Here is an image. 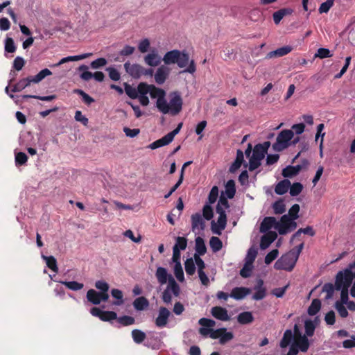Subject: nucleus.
<instances>
[{
  "instance_id": "obj_28",
  "label": "nucleus",
  "mask_w": 355,
  "mask_h": 355,
  "mask_svg": "<svg viewBox=\"0 0 355 355\" xmlns=\"http://www.w3.org/2000/svg\"><path fill=\"white\" fill-rule=\"evenodd\" d=\"M237 321L241 324H247L254 321V317L251 312L244 311L238 315Z\"/></svg>"
},
{
  "instance_id": "obj_6",
  "label": "nucleus",
  "mask_w": 355,
  "mask_h": 355,
  "mask_svg": "<svg viewBox=\"0 0 355 355\" xmlns=\"http://www.w3.org/2000/svg\"><path fill=\"white\" fill-rule=\"evenodd\" d=\"M354 279L353 272L351 270L346 269L345 272H339L336 275L335 282L336 289L339 291L343 288L347 289L352 285Z\"/></svg>"
},
{
  "instance_id": "obj_23",
  "label": "nucleus",
  "mask_w": 355,
  "mask_h": 355,
  "mask_svg": "<svg viewBox=\"0 0 355 355\" xmlns=\"http://www.w3.org/2000/svg\"><path fill=\"white\" fill-rule=\"evenodd\" d=\"M144 61L150 67H157L160 64L162 59L157 53L153 52L145 56Z\"/></svg>"
},
{
  "instance_id": "obj_19",
  "label": "nucleus",
  "mask_w": 355,
  "mask_h": 355,
  "mask_svg": "<svg viewBox=\"0 0 355 355\" xmlns=\"http://www.w3.org/2000/svg\"><path fill=\"white\" fill-rule=\"evenodd\" d=\"M205 227V221L200 213H196L191 216V227L194 232L196 229L203 230Z\"/></svg>"
},
{
  "instance_id": "obj_53",
  "label": "nucleus",
  "mask_w": 355,
  "mask_h": 355,
  "mask_svg": "<svg viewBox=\"0 0 355 355\" xmlns=\"http://www.w3.org/2000/svg\"><path fill=\"white\" fill-rule=\"evenodd\" d=\"M234 338V334L232 332L227 331V329L224 327V332L222 333V336L219 340V343L220 345H224L227 342L232 340Z\"/></svg>"
},
{
  "instance_id": "obj_27",
  "label": "nucleus",
  "mask_w": 355,
  "mask_h": 355,
  "mask_svg": "<svg viewBox=\"0 0 355 355\" xmlns=\"http://www.w3.org/2000/svg\"><path fill=\"white\" fill-rule=\"evenodd\" d=\"M33 83L31 76L22 78L18 83L13 85L11 91L12 92H18L23 90L26 87L29 86L31 83Z\"/></svg>"
},
{
  "instance_id": "obj_5",
  "label": "nucleus",
  "mask_w": 355,
  "mask_h": 355,
  "mask_svg": "<svg viewBox=\"0 0 355 355\" xmlns=\"http://www.w3.org/2000/svg\"><path fill=\"white\" fill-rule=\"evenodd\" d=\"M165 104L166 111L165 110L160 112L164 114H171L173 116H175L181 112L183 102L180 95L175 92L171 96L169 103H168L167 101L165 99Z\"/></svg>"
},
{
  "instance_id": "obj_4",
  "label": "nucleus",
  "mask_w": 355,
  "mask_h": 355,
  "mask_svg": "<svg viewBox=\"0 0 355 355\" xmlns=\"http://www.w3.org/2000/svg\"><path fill=\"white\" fill-rule=\"evenodd\" d=\"M297 257L291 252L282 255L275 263V268L277 270H285L291 271L297 261Z\"/></svg>"
},
{
  "instance_id": "obj_17",
  "label": "nucleus",
  "mask_w": 355,
  "mask_h": 355,
  "mask_svg": "<svg viewBox=\"0 0 355 355\" xmlns=\"http://www.w3.org/2000/svg\"><path fill=\"white\" fill-rule=\"evenodd\" d=\"M155 277L157 279V282L161 284L164 285L167 282L168 284L170 282L171 277H173L171 274H168L166 269L163 267H158L157 268L156 272H155Z\"/></svg>"
},
{
  "instance_id": "obj_42",
  "label": "nucleus",
  "mask_w": 355,
  "mask_h": 355,
  "mask_svg": "<svg viewBox=\"0 0 355 355\" xmlns=\"http://www.w3.org/2000/svg\"><path fill=\"white\" fill-rule=\"evenodd\" d=\"M124 90L125 94L132 99H136L138 97L137 89L133 87L130 85L125 83Z\"/></svg>"
},
{
  "instance_id": "obj_57",
  "label": "nucleus",
  "mask_w": 355,
  "mask_h": 355,
  "mask_svg": "<svg viewBox=\"0 0 355 355\" xmlns=\"http://www.w3.org/2000/svg\"><path fill=\"white\" fill-rule=\"evenodd\" d=\"M202 216L207 220H209L213 218L214 211L210 205L206 204L204 205L202 208Z\"/></svg>"
},
{
  "instance_id": "obj_21",
  "label": "nucleus",
  "mask_w": 355,
  "mask_h": 355,
  "mask_svg": "<svg viewBox=\"0 0 355 355\" xmlns=\"http://www.w3.org/2000/svg\"><path fill=\"white\" fill-rule=\"evenodd\" d=\"M92 55V53H83V54H81V55H73V56H68V57H65V58H62L57 64H55L54 66L55 67H59L60 66L61 64H64V63H67L68 62H71V61H78V60H83V59H85V58H87L90 56Z\"/></svg>"
},
{
  "instance_id": "obj_14",
  "label": "nucleus",
  "mask_w": 355,
  "mask_h": 355,
  "mask_svg": "<svg viewBox=\"0 0 355 355\" xmlns=\"http://www.w3.org/2000/svg\"><path fill=\"white\" fill-rule=\"evenodd\" d=\"M211 313L217 320L221 321H228L230 320L227 310L225 308L218 306H214L211 309Z\"/></svg>"
},
{
  "instance_id": "obj_33",
  "label": "nucleus",
  "mask_w": 355,
  "mask_h": 355,
  "mask_svg": "<svg viewBox=\"0 0 355 355\" xmlns=\"http://www.w3.org/2000/svg\"><path fill=\"white\" fill-rule=\"evenodd\" d=\"M87 299L93 304L98 305L101 303V298L99 297V292L94 289H89L87 293Z\"/></svg>"
},
{
  "instance_id": "obj_25",
  "label": "nucleus",
  "mask_w": 355,
  "mask_h": 355,
  "mask_svg": "<svg viewBox=\"0 0 355 355\" xmlns=\"http://www.w3.org/2000/svg\"><path fill=\"white\" fill-rule=\"evenodd\" d=\"M292 51V47L290 46H285L279 48L273 51H270L268 53L267 58H271L273 57H282L287 55Z\"/></svg>"
},
{
  "instance_id": "obj_46",
  "label": "nucleus",
  "mask_w": 355,
  "mask_h": 355,
  "mask_svg": "<svg viewBox=\"0 0 355 355\" xmlns=\"http://www.w3.org/2000/svg\"><path fill=\"white\" fill-rule=\"evenodd\" d=\"M173 270H174V275H175V277L177 278V279L180 282H184V272H183V269H182L181 263H175L174 266Z\"/></svg>"
},
{
  "instance_id": "obj_1",
  "label": "nucleus",
  "mask_w": 355,
  "mask_h": 355,
  "mask_svg": "<svg viewBox=\"0 0 355 355\" xmlns=\"http://www.w3.org/2000/svg\"><path fill=\"white\" fill-rule=\"evenodd\" d=\"M163 62L166 65L172 64H177L180 68H184L187 67L181 73H193L196 70V67L194 60L189 61V55L185 51H180L175 49L166 53L162 58Z\"/></svg>"
},
{
  "instance_id": "obj_34",
  "label": "nucleus",
  "mask_w": 355,
  "mask_h": 355,
  "mask_svg": "<svg viewBox=\"0 0 355 355\" xmlns=\"http://www.w3.org/2000/svg\"><path fill=\"white\" fill-rule=\"evenodd\" d=\"M315 328L316 324L313 320L308 319L304 321V335L306 336L307 337H311L314 334Z\"/></svg>"
},
{
  "instance_id": "obj_29",
  "label": "nucleus",
  "mask_w": 355,
  "mask_h": 355,
  "mask_svg": "<svg viewBox=\"0 0 355 355\" xmlns=\"http://www.w3.org/2000/svg\"><path fill=\"white\" fill-rule=\"evenodd\" d=\"M133 306L137 311H142L149 306V302L145 297H139L133 302Z\"/></svg>"
},
{
  "instance_id": "obj_9",
  "label": "nucleus",
  "mask_w": 355,
  "mask_h": 355,
  "mask_svg": "<svg viewBox=\"0 0 355 355\" xmlns=\"http://www.w3.org/2000/svg\"><path fill=\"white\" fill-rule=\"evenodd\" d=\"M242 165L244 166V168H249L248 163H247L244 159L243 152L241 150L238 149L236 150V159L230 166L229 171L231 173H234Z\"/></svg>"
},
{
  "instance_id": "obj_31",
  "label": "nucleus",
  "mask_w": 355,
  "mask_h": 355,
  "mask_svg": "<svg viewBox=\"0 0 355 355\" xmlns=\"http://www.w3.org/2000/svg\"><path fill=\"white\" fill-rule=\"evenodd\" d=\"M321 309V301L319 299H313L308 308L307 313L309 315H316Z\"/></svg>"
},
{
  "instance_id": "obj_10",
  "label": "nucleus",
  "mask_w": 355,
  "mask_h": 355,
  "mask_svg": "<svg viewBox=\"0 0 355 355\" xmlns=\"http://www.w3.org/2000/svg\"><path fill=\"white\" fill-rule=\"evenodd\" d=\"M125 71L134 78H139L143 75L144 67L138 64H131L129 62L124 64Z\"/></svg>"
},
{
  "instance_id": "obj_61",
  "label": "nucleus",
  "mask_w": 355,
  "mask_h": 355,
  "mask_svg": "<svg viewBox=\"0 0 355 355\" xmlns=\"http://www.w3.org/2000/svg\"><path fill=\"white\" fill-rule=\"evenodd\" d=\"M252 270V265L245 263L243 267L240 270V275L244 278L249 277L251 275Z\"/></svg>"
},
{
  "instance_id": "obj_22",
  "label": "nucleus",
  "mask_w": 355,
  "mask_h": 355,
  "mask_svg": "<svg viewBox=\"0 0 355 355\" xmlns=\"http://www.w3.org/2000/svg\"><path fill=\"white\" fill-rule=\"evenodd\" d=\"M263 281L259 279L257 284L254 287L256 292L254 293L252 298L255 300H261L266 296V288L263 287Z\"/></svg>"
},
{
  "instance_id": "obj_59",
  "label": "nucleus",
  "mask_w": 355,
  "mask_h": 355,
  "mask_svg": "<svg viewBox=\"0 0 355 355\" xmlns=\"http://www.w3.org/2000/svg\"><path fill=\"white\" fill-rule=\"evenodd\" d=\"M28 157L24 153L19 152L15 155L16 166H22L26 163Z\"/></svg>"
},
{
  "instance_id": "obj_45",
  "label": "nucleus",
  "mask_w": 355,
  "mask_h": 355,
  "mask_svg": "<svg viewBox=\"0 0 355 355\" xmlns=\"http://www.w3.org/2000/svg\"><path fill=\"white\" fill-rule=\"evenodd\" d=\"M187 246V239L185 237L178 236L175 239V243L173 248H177L179 250H184Z\"/></svg>"
},
{
  "instance_id": "obj_44",
  "label": "nucleus",
  "mask_w": 355,
  "mask_h": 355,
  "mask_svg": "<svg viewBox=\"0 0 355 355\" xmlns=\"http://www.w3.org/2000/svg\"><path fill=\"white\" fill-rule=\"evenodd\" d=\"M184 268L187 275H193L195 273V262L192 258H189L185 261Z\"/></svg>"
},
{
  "instance_id": "obj_41",
  "label": "nucleus",
  "mask_w": 355,
  "mask_h": 355,
  "mask_svg": "<svg viewBox=\"0 0 355 355\" xmlns=\"http://www.w3.org/2000/svg\"><path fill=\"white\" fill-rule=\"evenodd\" d=\"M209 245L214 252L219 251L223 248V243L221 240L216 236H212L210 239Z\"/></svg>"
},
{
  "instance_id": "obj_40",
  "label": "nucleus",
  "mask_w": 355,
  "mask_h": 355,
  "mask_svg": "<svg viewBox=\"0 0 355 355\" xmlns=\"http://www.w3.org/2000/svg\"><path fill=\"white\" fill-rule=\"evenodd\" d=\"M225 192L228 198L232 199L234 198L236 193L235 182L234 180H230L227 181L225 185Z\"/></svg>"
},
{
  "instance_id": "obj_15",
  "label": "nucleus",
  "mask_w": 355,
  "mask_h": 355,
  "mask_svg": "<svg viewBox=\"0 0 355 355\" xmlns=\"http://www.w3.org/2000/svg\"><path fill=\"white\" fill-rule=\"evenodd\" d=\"M227 225V216H219L217 223L211 222V231L213 233L220 235L222 230H225Z\"/></svg>"
},
{
  "instance_id": "obj_38",
  "label": "nucleus",
  "mask_w": 355,
  "mask_h": 355,
  "mask_svg": "<svg viewBox=\"0 0 355 355\" xmlns=\"http://www.w3.org/2000/svg\"><path fill=\"white\" fill-rule=\"evenodd\" d=\"M132 337L135 343L140 344L146 339V335L141 330L134 329L132 331Z\"/></svg>"
},
{
  "instance_id": "obj_36",
  "label": "nucleus",
  "mask_w": 355,
  "mask_h": 355,
  "mask_svg": "<svg viewBox=\"0 0 355 355\" xmlns=\"http://www.w3.org/2000/svg\"><path fill=\"white\" fill-rule=\"evenodd\" d=\"M42 258L46 261V266L55 272H58V267L57 266V261L53 256H42Z\"/></svg>"
},
{
  "instance_id": "obj_49",
  "label": "nucleus",
  "mask_w": 355,
  "mask_h": 355,
  "mask_svg": "<svg viewBox=\"0 0 355 355\" xmlns=\"http://www.w3.org/2000/svg\"><path fill=\"white\" fill-rule=\"evenodd\" d=\"M87 69L88 67L85 64L80 66L78 68L79 71H83V73L80 76V78L86 81L89 80L93 77V73L87 71Z\"/></svg>"
},
{
  "instance_id": "obj_32",
  "label": "nucleus",
  "mask_w": 355,
  "mask_h": 355,
  "mask_svg": "<svg viewBox=\"0 0 355 355\" xmlns=\"http://www.w3.org/2000/svg\"><path fill=\"white\" fill-rule=\"evenodd\" d=\"M196 253L199 254V256L204 255L207 252V248L205 243V241L202 238L198 236L196 240Z\"/></svg>"
},
{
  "instance_id": "obj_2",
  "label": "nucleus",
  "mask_w": 355,
  "mask_h": 355,
  "mask_svg": "<svg viewBox=\"0 0 355 355\" xmlns=\"http://www.w3.org/2000/svg\"><path fill=\"white\" fill-rule=\"evenodd\" d=\"M270 146V141H264L262 144H257L254 146L253 152L252 155L250 157L248 162L250 171H253L261 166V161L264 159Z\"/></svg>"
},
{
  "instance_id": "obj_20",
  "label": "nucleus",
  "mask_w": 355,
  "mask_h": 355,
  "mask_svg": "<svg viewBox=\"0 0 355 355\" xmlns=\"http://www.w3.org/2000/svg\"><path fill=\"white\" fill-rule=\"evenodd\" d=\"M297 349L302 352H307L310 343L306 336H300V338H295L293 343Z\"/></svg>"
},
{
  "instance_id": "obj_56",
  "label": "nucleus",
  "mask_w": 355,
  "mask_h": 355,
  "mask_svg": "<svg viewBox=\"0 0 355 355\" xmlns=\"http://www.w3.org/2000/svg\"><path fill=\"white\" fill-rule=\"evenodd\" d=\"M300 207L298 204L293 205L288 210V214H287L291 219L296 220L299 218V211Z\"/></svg>"
},
{
  "instance_id": "obj_50",
  "label": "nucleus",
  "mask_w": 355,
  "mask_h": 355,
  "mask_svg": "<svg viewBox=\"0 0 355 355\" xmlns=\"http://www.w3.org/2000/svg\"><path fill=\"white\" fill-rule=\"evenodd\" d=\"M117 321L123 326L132 325L135 322V320L133 317L129 315H123L117 318Z\"/></svg>"
},
{
  "instance_id": "obj_8",
  "label": "nucleus",
  "mask_w": 355,
  "mask_h": 355,
  "mask_svg": "<svg viewBox=\"0 0 355 355\" xmlns=\"http://www.w3.org/2000/svg\"><path fill=\"white\" fill-rule=\"evenodd\" d=\"M150 96L152 98H157L156 107L159 111L166 110L165 104L166 92L163 89L151 85Z\"/></svg>"
},
{
  "instance_id": "obj_39",
  "label": "nucleus",
  "mask_w": 355,
  "mask_h": 355,
  "mask_svg": "<svg viewBox=\"0 0 355 355\" xmlns=\"http://www.w3.org/2000/svg\"><path fill=\"white\" fill-rule=\"evenodd\" d=\"M52 74V72L49 69H44L40 71L35 76H31L33 83H38L42 81L44 78Z\"/></svg>"
},
{
  "instance_id": "obj_30",
  "label": "nucleus",
  "mask_w": 355,
  "mask_h": 355,
  "mask_svg": "<svg viewBox=\"0 0 355 355\" xmlns=\"http://www.w3.org/2000/svg\"><path fill=\"white\" fill-rule=\"evenodd\" d=\"M171 142H172V141L168 137L167 135H166L162 138L159 139L155 141L154 142L151 143L148 146V148L152 150H154V149L158 148L159 147L166 146Z\"/></svg>"
},
{
  "instance_id": "obj_24",
  "label": "nucleus",
  "mask_w": 355,
  "mask_h": 355,
  "mask_svg": "<svg viewBox=\"0 0 355 355\" xmlns=\"http://www.w3.org/2000/svg\"><path fill=\"white\" fill-rule=\"evenodd\" d=\"M250 293V289L245 287H236L232 289L230 297L235 300H241Z\"/></svg>"
},
{
  "instance_id": "obj_51",
  "label": "nucleus",
  "mask_w": 355,
  "mask_h": 355,
  "mask_svg": "<svg viewBox=\"0 0 355 355\" xmlns=\"http://www.w3.org/2000/svg\"><path fill=\"white\" fill-rule=\"evenodd\" d=\"M117 319V314L112 311H103L101 320L105 322H110L113 320Z\"/></svg>"
},
{
  "instance_id": "obj_47",
  "label": "nucleus",
  "mask_w": 355,
  "mask_h": 355,
  "mask_svg": "<svg viewBox=\"0 0 355 355\" xmlns=\"http://www.w3.org/2000/svg\"><path fill=\"white\" fill-rule=\"evenodd\" d=\"M272 208L275 214H282L286 211L285 205L282 200L275 202L272 205Z\"/></svg>"
},
{
  "instance_id": "obj_26",
  "label": "nucleus",
  "mask_w": 355,
  "mask_h": 355,
  "mask_svg": "<svg viewBox=\"0 0 355 355\" xmlns=\"http://www.w3.org/2000/svg\"><path fill=\"white\" fill-rule=\"evenodd\" d=\"M291 187V182L287 180H283L279 182L275 188V192L278 195H284L286 193Z\"/></svg>"
},
{
  "instance_id": "obj_3",
  "label": "nucleus",
  "mask_w": 355,
  "mask_h": 355,
  "mask_svg": "<svg viewBox=\"0 0 355 355\" xmlns=\"http://www.w3.org/2000/svg\"><path fill=\"white\" fill-rule=\"evenodd\" d=\"M294 136L292 130H283L277 135L276 141L272 144V149L276 152H281L289 147L291 141Z\"/></svg>"
},
{
  "instance_id": "obj_18",
  "label": "nucleus",
  "mask_w": 355,
  "mask_h": 355,
  "mask_svg": "<svg viewBox=\"0 0 355 355\" xmlns=\"http://www.w3.org/2000/svg\"><path fill=\"white\" fill-rule=\"evenodd\" d=\"M277 223V221L275 217H265L260 225V232L264 233L268 232L272 227L275 229Z\"/></svg>"
},
{
  "instance_id": "obj_58",
  "label": "nucleus",
  "mask_w": 355,
  "mask_h": 355,
  "mask_svg": "<svg viewBox=\"0 0 355 355\" xmlns=\"http://www.w3.org/2000/svg\"><path fill=\"white\" fill-rule=\"evenodd\" d=\"M151 85H148L146 83H140L137 86L138 95H146L148 93L150 94Z\"/></svg>"
},
{
  "instance_id": "obj_13",
  "label": "nucleus",
  "mask_w": 355,
  "mask_h": 355,
  "mask_svg": "<svg viewBox=\"0 0 355 355\" xmlns=\"http://www.w3.org/2000/svg\"><path fill=\"white\" fill-rule=\"evenodd\" d=\"M289 221H291V218L286 214L283 215L280 220L279 222L277 221L275 230L278 231L279 234L285 235L289 232Z\"/></svg>"
},
{
  "instance_id": "obj_55",
  "label": "nucleus",
  "mask_w": 355,
  "mask_h": 355,
  "mask_svg": "<svg viewBox=\"0 0 355 355\" xmlns=\"http://www.w3.org/2000/svg\"><path fill=\"white\" fill-rule=\"evenodd\" d=\"M336 285L334 286L331 283H327L323 286L322 291L327 293L326 299H330L333 297Z\"/></svg>"
},
{
  "instance_id": "obj_63",
  "label": "nucleus",
  "mask_w": 355,
  "mask_h": 355,
  "mask_svg": "<svg viewBox=\"0 0 355 355\" xmlns=\"http://www.w3.org/2000/svg\"><path fill=\"white\" fill-rule=\"evenodd\" d=\"M107 62L105 58H100L91 62V67L92 69H99L107 64Z\"/></svg>"
},
{
  "instance_id": "obj_62",
  "label": "nucleus",
  "mask_w": 355,
  "mask_h": 355,
  "mask_svg": "<svg viewBox=\"0 0 355 355\" xmlns=\"http://www.w3.org/2000/svg\"><path fill=\"white\" fill-rule=\"evenodd\" d=\"M334 0H327L319 8L320 13H327L334 5Z\"/></svg>"
},
{
  "instance_id": "obj_11",
  "label": "nucleus",
  "mask_w": 355,
  "mask_h": 355,
  "mask_svg": "<svg viewBox=\"0 0 355 355\" xmlns=\"http://www.w3.org/2000/svg\"><path fill=\"white\" fill-rule=\"evenodd\" d=\"M170 74V69L166 65H161L155 73V81L158 85H162Z\"/></svg>"
},
{
  "instance_id": "obj_54",
  "label": "nucleus",
  "mask_w": 355,
  "mask_h": 355,
  "mask_svg": "<svg viewBox=\"0 0 355 355\" xmlns=\"http://www.w3.org/2000/svg\"><path fill=\"white\" fill-rule=\"evenodd\" d=\"M17 47L12 37H6L5 40V51L8 53L15 52Z\"/></svg>"
},
{
  "instance_id": "obj_37",
  "label": "nucleus",
  "mask_w": 355,
  "mask_h": 355,
  "mask_svg": "<svg viewBox=\"0 0 355 355\" xmlns=\"http://www.w3.org/2000/svg\"><path fill=\"white\" fill-rule=\"evenodd\" d=\"M59 282L64 285L67 288L75 291L81 290L84 287V284L83 283H79L76 281H60Z\"/></svg>"
},
{
  "instance_id": "obj_48",
  "label": "nucleus",
  "mask_w": 355,
  "mask_h": 355,
  "mask_svg": "<svg viewBox=\"0 0 355 355\" xmlns=\"http://www.w3.org/2000/svg\"><path fill=\"white\" fill-rule=\"evenodd\" d=\"M289 189L290 195L291 196H297L302 192L303 185L300 182H295L292 185L291 184Z\"/></svg>"
},
{
  "instance_id": "obj_64",
  "label": "nucleus",
  "mask_w": 355,
  "mask_h": 355,
  "mask_svg": "<svg viewBox=\"0 0 355 355\" xmlns=\"http://www.w3.org/2000/svg\"><path fill=\"white\" fill-rule=\"evenodd\" d=\"M335 308L341 318H347L348 316V311L345 304L342 303H335Z\"/></svg>"
},
{
  "instance_id": "obj_12",
  "label": "nucleus",
  "mask_w": 355,
  "mask_h": 355,
  "mask_svg": "<svg viewBox=\"0 0 355 355\" xmlns=\"http://www.w3.org/2000/svg\"><path fill=\"white\" fill-rule=\"evenodd\" d=\"M171 312L166 307H160L159 314L155 320V324L157 327H164L167 323Z\"/></svg>"
},
{
  "instance_id": "obj_35",
  "label": "nucleus",
  "mask_w": 355,
  "mask_h": 355,
  "mask_svg": "<svg viewBox=\"0 0 355 355\" xmlns=\"http://www.w3.org/2000/svg\"><path fill=\"white\" fill-rule=\"evenodd\" d=\"M293 338V332L291 329H287L284 331L283 338L280 341V347L282 348L286 347L291 343Z\"/></svg>"
},
{
  "instance_id": "obj_43",
  "label": "nucleus",
  "mask_w": 355,
  "mask_h": 355,
  "mask_svg": "<svg viewBox=\"0 0 355 355\" xmlns=\"http://www.w3.org/2000/svg\"><path fill=\"white\" fill-rule=\"evenodd\" d=\"M111 294H112V296L116 299L117 301L116 302H114V305H116V306H120L121 304H123V293L121 290L119 289H117V288H113L112 291H111Z\"/></svg>"
},
{
  "instance_id": "obj_16",
  "label": "nucleus",
  "mask_w": 355,
  "mask_h": 355,
  "mask_svg": "<svg viewBox=\"0 0 355 355\" xmlns=\"http://www.w3.org/2000/svg\"><path fill=\"white\" fill-rule=\"evenodd\" d=\"M277 234L275 232L268 231L261 238L260 247L266 249L277 239Z\"/></svg>"
},
{
  "instance_id": "obj_60",
  "label": "nucleus",
  "mask_w": 355,
  "mask_h": 355,
  "mask_svg": "<svg viewBox=\"0 0 355 355\" xmlns=\"http://www.w3.org/2000/svg\"><path fill=\"white\" fill-rule=\"evenodd\" d=\"M218 196V189L216 186H214L211 188V189L209 193V196H208L209 204L208 205L214 204L216 201Z\"/></svg>"
},
{
  "instance_id": "obj_52",
  "label": "nucleus",
  "mask_w": 355,
  "mask_h": 355,
  "mask_svg": "<svg viewBox=\"0 0 355 355\" xmlns=\"http://www.w3.org/2000/svg\"><path fill=\"white\" fill-rule=\"evenodd\" d=\"M73 92L81 96L83 101L87 105H90L94 101V99L93 98H92L90 96H89L87 93H85L84 91L81 89H74Z\"/></svg>"
},
{
  "instance_id": "obj_7",
  "label": "nucleus",
  "mask_w": 355,
  "mask_h": 355,
  "mask_svg": "<svg viewBox=\"0 0 355 355\" xmlns=\"http://www.w3.org/2000/svg\"><path fill=\"white\" fill-rule=\"evenodd\" d=\"M173 293L175 297L180 295V288L178 284L175 282L173 277H171L169 283L167 285L166 288L162 293V300L166 304H170L172 301L171 294Z\"/></svg>"
}]
</instances>
